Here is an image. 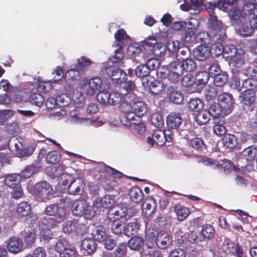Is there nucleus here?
Instances as JSON below:
<instances>
[{"label":"nucleus","mask_w":257,"mask_h":257,"mask_svg":"<svg viewBox=\"0 0 257 257\" xmlns=\"http://www.w3.org/2000/svg\"><path fill=\"white\" fill-rule=\"evenodd\" d=\"M222 251L229 256L246 257L243 247L238 242H235L228 238H225L221 245Z\"/></svg>","instance_id":"nucleus-1"},{"label":"nucleus","mask_w":257,"mask_h":257,"mask_svg":"<svg viewBox=\"0 0 257 257\" xmlns=\"http://www.w3.org/2000/svg\"><path fill=\"white\" fill-rule=\"evenodd\" d=\"M33 192L36 197L45 202L52 196L53 189L47 181H41L36 184Z\"/></svg>","instance_id":"nucleus-2"},{"label":"nucleus","mask_w":257,"mask_h":257,"mask_svg":"<svg viewBox=\"0 0 257 257\" xmlns=\"http://www.w3.org/2000/svg\"><path fill=\"white\" fill-rule=\"evenodd\" d=\"M55 251L59 254V257H75L76 251L71 247L70 244L64 239H59L55 246Z\"/></svg>","instance_id":"nucleus-3"},{"label":"nucleus","mask_w":257,"mask_h":257,"mask_svg":"<svg viewBox=\"0 0 257 257\" xmlns=\"http://www.w3.org/2000/svg\"><path fill=\"white\" fill-rule=\"evenodd\" d=\"M102 72L106 77L110 78L112 82L115 83H121L125 79V73L122 70L113 66L106 67L102 70Z\"/></svg>","instance_id":"nucleus-4"},{"label":"nucleus","mask_w":257,"mask_h":257,"mask_svg":"<svg viewBox=\"0 0 257 257\" xmlns=\"http://www.w3.org/2000/svg\"><path fill=\"white\" fill-rule=\"evenodd\" d=\"M47 215L53 216L57 222H62L64 220L66 215V209L60 206L58 204H50L47 206L45 210Z\"/></svg>","instance_id":"nucleus-5"},{"label":"nucleus","mask_w":257,"mask_h":257,"mask_svg":"<svg viewBox=\"0 0 257 257\" xmlns=\"http://www.w3.org/2000/svg\"><path fill=\"white\" fill-rule=\"evenodd\" d=\"M232 94L227 92H223L219 95L218 97V102L224 115H228L231 113L233 109V102Z\"/></svg>","instance_id":"nucleus-6"},{"label":"nucleus","mask_w":257,"mask_h":257,"mask_svg":"<svg viewBox=\"0 0 257 257\" xmlns=\"http://www.w3.org/2000/svg\"><path fill=\"white\" fill-rule=\"evenodd\" d=\"M107 215L108 218L110 222L118 221L122 218L126 219L131 216L127 213V208L125 205L119 204L110 211Z\"/></svg>","instance_id":"nucleus-7"},{"label":"nucleus","mask_w":257,"mask_h":257,"mask_svg":"<svg viewBox=\"0 0 257 257\" xmlns=\"http://www.w3.org/2000/svg\"><path fill=\"white\" fill-rule=\"evenodd\" d=\"M210 17L208 26L209 28L214 32L213 36L226 37L225 30L223 27L222 23L219 21L217 17L213 14H210Z\"/></svg>","instance_id":"nucleus-8"},{"label":"nucleus","mask_w":257,"mask_h":257,"mask_svg":"<svg viewBox=\"0 0 257 257\" xmlns=\"http://www.w3.org/2000/svg\"><path fill=\"white\" fill-rule=\"evenodd\" d=\"M178 63L173 62H171L168 65L170 70L168 71L167 77L168 79L172 83H177L181 79V76L183 74L182 69L178 67Z\"/></svg>","instance_id":"nucleus-9"},{"label":"nucleus","mask_w":257,"mask_h":257,"mask_svg":"<svg viewBox=\"0 0 257 257\" xmlns=\"http://www.w3.org/2000/svg\"><path fill=\"white\" fill-rule=\"evenodd\" d=\"M166 142V133L160 129L155 130L151 136H148L147 142L148 144L154 146L156 144L159 146H162Z\"/></svg>","instance_id":"nucleus-10"},{"label":"nucleus","mask_w":257,"mask_h":257,"mask_svg":"<svg viewBox=\"0 0 257 257\" xmlns=\"http://www.w3.org/2000/svg\"><path fill=\"white\" fill-rule=\"evenodd\" d=\"M7 247L13 253H18L24 249V243L22 239L17 236H11L8 240Z\"/></svg>","instance_id":"nucleus-11"},{"label":"nucleus","mask_w":257,"mask_h":257,"mask_svg":"<svg viewBox=\"0 0 257 257\" xmlns=\"http://www.w3.org/2000/svg\"><path fill=\"white\" fill-rule=\"evenodd\" d=\"M183 122V118L180 114L171 112L166 117L168 128L177 130Z\"/></svg>","instance_id":"nucleus-12"},{"label":"nucleus","mask_w":257,"mask_h":257,"mask_svg":"<svg viewBox=\"0 0 257 257\" xmlns=\"http://www.w3.org/2000/svg\"><path fill=\"white\" fill-rule=\"evenodd\" d=\"M256 95L254 91L243 90L238 96L240 102L243 106H251L254 103Z\"/></svg>","instance_id":"nucleus-13"},{"label":"nucleus","mask_w":257,"mask_h":257,"mask_svg":"<svg viewBox=\"0 0 257 257\" xmlns=\"http://www.w3.org/2000/svg\"><path fill=\"white\" fill-rule=\"evenodd\" d=\"M193 52L195 58L199 61H204L211 55L210 48L203 45L198 46Z\"/></svg>","instance_id":"nucleus-14"},{"label":"nucleus","mask_w":257,"mask_h":257,"mask_svg":"<svg viewBox=\"0 0 257 257\" xmlns=\"http://www.w3.org/2000/svg\"><path fill=\"white\" fill-rule=\"evenodd\" d=\"M85 186L83 180L80 178H77L73 181L70 180L68 186V191L70 194H80L81 190Z\"/></svg>","instance_id":"nucleus-15"},{"label":"nucleus","mask_w":257,"mask_h":257,"mask_svg":"<svg viewBox=\"0 0 257 257\" xmlns=\"http://www.w3.org/2000/svg\"><path fill=\"white\" fill-rule=\"evenodd\" d=\"M157 245L146 244L141 251L142 257H162L161 252L157 249Z\"/></svg>","instance_id":"nucleus-16"},{"label":"nucleus","mask_w":257,"mask_h":257,"mask_svg":"<svg viewBox=\"0 0 257 257\" xmlns=\"http://www.w3.org/2000/svg\"><path fill=\"white\" fill-rule=\"evenodd\" d=\"M175 62L178 63V66L180 67L182 71L191 72L195 70L197 67V63L196 60L194 58H188L185 60H183L181 62L178 61H174Z\"/></svg>","instance_id":"nucleus-17"},{"label":"nucleus","mask_w":257,"mask_h":257,"mask_svg":"<svg viewBox=\"0 0 257 257\" xmlns=\"http://www.w3.org/2000/svg\"><path fill=\"white\" fill-rule=\"evenodd\" d=\"M167 91L169 99L174 103L181 104L183 101V93L178 90L176 88L170 86L168 88Z\"/></svg>","instance_id":"nucleus-18"},{"label":"nucleus","mask_w":257,"mask_h":257,"mask_svg":"<svg viewBox=\"0 0 257 257\" xmlns=\"http://www.w3.org/2000/svg\"><path fill=\"white\" fill-rule=\"evenodd\" d=\"M256 7V0H248L243 5L241 15L243 18L251 17L254 14Z\"/></svg>","instance_id":"nucleus-19"},{"label":"nucleus","mask_w":257,"mask_h":257,"mask_svg":"<svg viewBox=\"0 0 257 257\" xmlns=\"http://www.w3.org/2000/svg\"><path fill=\"white\" fill-rule=\"evenodd\" d=\"M114 203V199L111 196L106 195L101 198H96L94 203V205L97 208H107L112 205Z\"/></svg>","instance_id":"nucleus-20"},{"label":"nucleus","mask_w":257,"mask_h":257,"mask_svg":"<svg viewBox=\"0 0 257 257\" xmlns=\"http://www.w3.org/2000/svg\"><path fill=\"white\" fill-rule=\"evenodd\" d=\"M172 242V237L166 232H160L158 233L157 247L161 249H166L171 245Z\"/></svg>","instance_id":"nucleus-21"},{"label":"nucleus","mask_w":257,"mask_h":257,"mask_svg":"<svg viewBox=\"0 0 257 257\" xmlns=\"http://www.w3.org/2000/svg\"><path fill=\"white\" fill-rule=\"evenodd\" d=\"M225 37H218L217 35L213 36V42L211 45V48L214 51L215 55H219L225 52V48H223L222 42Z\"/></svg>","instance_id":"nucleus-22"},{"label":"nucleus","mask_w":257,"mask_h":257,"mask_svg":"<svg viewBox=\"0 0 257 257\" xmlns=\"http://www.w3.org/2000/svg\"><path fill=\"white\" fill-rule=\"evenodd\" d=\"M141 225L137 219H133L132 221L128 222L125 226L124 234L127 236H131L136 234L140 229Z\"/></svg>","instance_id":"nucleus-23"},{"label":"nucleus","mask_w":257,"mask_h":257,"mask_svg":"<svg viewBox=\"0 0 257 257\" xmlns=\"http://www.w3.org/2000/svg\"><path fill=\"white\" fill-rule=\"evenodd\" d=\"M92 235L95 240L102 242L105 238L107 237L105 227L102 225H97L93 229Z\"/></svg>","instance_id":"nucleus-24"},{"label":"nucleus","mask_w":257,"mask_h":257,"mask_svg":"<svg viewBox=\"0 0 257 257\" xmlns=\"http://www.w3.org/2000/svg\"><path fill=\"white\" fill-rule=\"evenodd\" d=\"M188 143L190 147L197 152H200L206 149V145L201 138H192L188 141Z\"/></svg>","instance_id":"nucleus-25"},{"label":"nucleus","mask_w":257,"mask_h":257,"mask_svg":"<svg viewBox=\"0 0 257 257\" xmlns=\"http://www.w3.org/2000/svg\"><path fill=\"white\" fill-rule=\"evenodd\" d=\"M21 176L19 174L8 175L5 178V184L10 187H15L20 184Z\"/></svg>","instance_id":"nucleus-26"},{"label":"nucleus","mask_w":257,"mask_h":257,"mask_svg":"<svg viewBox=\"0 0 257 257\" xmlns=\"http://www.w3.org/2000/svg\"><path fill=\"white\" fill-rule=\"evenodd\" d=\"M85 206H86L85 201L83 200L74 201L72 205V211L73 214L76 216H81L84 212Z\"/></svg>","instance_id":"nucleus-27"},{"label":"nucleus","mask_w":257,"mask_h":257,"mask_svg":"<svg viewBox=\"0 0 257 257\" xmlns=\"http://www.w3.org/2000/svg\"><path fill=\"white\" fill-rule=\"evenodd\" d=\"M46 154V149L44 148L41 149L39 151L37 159L30 165L37 173L39 172L42 169L43 165L42 160L45 157Z\"/></svg>","instance_id":"nucleus-28"},{"label":"nucleus","mask_w":257,"mask_h":257,"mask_svg":"<svg viewBox=\"0 0 257 257\" xmlns=\"http://www.w3.org/2000/svg\"><path fill=\"white\" fill-rule=\"evenodd\" d=\"M181 40L184 43H192L196 41V35L195 28H188L181 35Z\"/></svg>","instance_id":"nucleus-29"},{"label":"nucleus","mask_w":257,"mask_h":257,"mask_svg":"<svg viewBox=\"0 0 257 257\" xmlns=\"http://www.w3.org/2000/svg\"><path fill=\"white\" fill-rule=\"evenodd\" d=\"M144 243V240L141 237L134 236L128 240L127 245L132 250H140Z\"/></svg>","instance_id":"nucleus-30"},{"label":"nucleus","mask_w":257,"mask_h":257,"mask_svg":"<svg viewBox=\"0 0 257 257\" xmlns=\"http://www.w3.org/2000/svg\"><path fill=\"white\" fill-rule=\"evenodd\" d=\"M129 196L131 200L135 203L142 201L144 197L143 191L138 187H133L130 190Z\"/></svg>","instance_id":"nucleus-31"},{"label":"nucleus","mask_w":257,"mask_h":257,"mask_svg":"<svg viewBox=\"0 0 257 257\" xmlns=\"http://www.w3.org/2000/svg\"><path fill=\"white\" fill-rule=\"evenodd\" d=\"M174 211L176 214L178 220H184L189 215L190 211L188 208L180 204H176L174 207Z\"/></svg>","instance_id":"nucleus-32"},{"label":"nucleus","mask_w":257,"mask_h":257,"mask_svg":"<svg viewBox=\"0 0 257 257\" xmlns=\"http://www.w3.org/2000/svg\"><path fill=\"white\" fill-rule=\"evenodd\" d=\"M257 155V149L252 146H249L243 150L241 155L243 159L247 162L253 161Z\"/></svg>","instance_id":"nucleus-33"},{"label":"nucleus","mask_w":257,"mask_h":257,"mask_svg":"<svg viewBox=\"0 0 257 257\" xmlns=\"http://www.w3.org/2000/svg\"><path fill=\"white\" fill-rule=\"evenodd\" d=\"M114 38L118 43V46L120 48H123L124 47V44L123 41L129 39L130 37L124 29H119L114 34Z\"/></svg>","instance_id":"nucleus-34"},{"label":"nucleus","mask_w":257,"mask_h":257,"mask_svg":"<svg viewBox=\"0 0 257 257\" xmlns=\"http://www.w3.org/2000/svg\"><path fill=\"white\" fill-rule=\"evenodd\" d=\"M96 243L95 240L90 238L84 239L81 243V247L88 254L92 253L96 249Z\"/></svg>","instance_id":"nucleus-35"},{"label":"nucleus","mask_w":257,"mask_h":257,"mask_svg":"<svg viewBox=\"0 0 257 257\" xmlns=\"http://www.w3.org/2000/svg\"><path fill=\"white\" fill-rule=\"evenodd\" d=\"M133 110L136 115L141 117L144 115L147 111L146 104L140 101H137L133 104Z\"/></svg>","instance_id":"nucleus-36"},{"label":"nucleus","mask_w":257,"mask_h":257,"mask_svg":"<svg viewBox=\"0 0 257 257\" xmlns=\"http://www.w3.org/2000/svg\"><path fill=\"white\" fill-rule=\"evenodd\" d=\"M203 107L204 102L199 98H191L188 101V107L191 111L198 112L202 110Z\"/></svg>","instance_id":"nucleus-37"},{"label":"nucleus","mask_w":257,"mask_h":257,"mask_svg":"<svg viewBox=\"0 0 257 257\" xmlns=\"http://www.w3.org/2000/svg\"><path fill=\"white\" fill-rule=\"evenodd\" d=\"M224 145L229 149H233L238 144L237 138L234 135L226 134L222 139Z\"/></svg>","instance_id":"nucleus-38"},{"label":"nucleus","mask_w":257,"mask_h":257,"mask_svg":"<svg viewBox=\"0 0 257 257\" xmlns=\"http://www.w3.org/2000/svg\"><path fill=\"white\" fill-rule=\"evenodd\" d=\"M222 109L218 102L217 103L213 102L210 105L208 111L212 117L219 118L220 116L225 115H224V112L222 111Z\"/></svg>","instance_id":"nucleus-39"},{"label":"nucleus","mask_w":257,"mask_h":257,"mask_svg":"<svg viewBox=\"0 0 257 257\" xmlns=\"http://www.w3.org/2000/svg\"><path fill=\"white\" fill-rule=\"evenodd\" d=\"M201 67L208 72L209 76L213 77L220 72V68L218 64L215 63L203 64Z\"/></svg>","instance_id":"nucleus-40"},{"label":"nucleus","mask_w":257,"mask_h":257,"mask_svg":"<svg viewBox=\"0 0 257 257\" xmlns=\"http://www.w3.org/2000/svg\"><path fill=\"white\" fill-rule=\"evenodd\" d=\"M210 114L208 111L201 110L197 112L195 120L198 124L202 125L208 122L210 119Z\"/></svg>","instance_id":"nucleus-41"},{"label":"nucleus","mask_w":257,"mask_h":257,"mask_svg":"<svg viewBox=\"0 0 257 257\" xmlns=\"http://www.w3.org/2000/svg\"><path fill=\"white\" fill-rule=\"evenodd\" d=\"M165 87L164 84L160 81L154 80L152 81L149 85L150 92L154 94L158 95L160 94Z\"/></svg>","instance_id":"nucleus-42"},{"label":"nucleus","mask_w":257,"mask_h":257,"mask_svg":"<svg viewBox=\"0 0 257 257\" xmlns=\"http://www.w3.org/2000/svg\"><path fill=\"white\" fill-rule=\"evenodd\" d=\"M31 211L30 205L26 201L20 203L17 208L18 213L22 216H27L30 214Z\"/></svg>","instance_id":"nucleus-43"},{"label":"nucleus","mask_w":257,"mask_h":257,"mask_svg":"<svg viewBox=\"0 0 257 257\" xmlns=\"http://www.w3.org/2000/svg\"><path fill=\"white\" fill-rule=\"evenodd\" d=\"M191 50L187 47H180L176 54L175 61L181 62L183 60L189 58L191 56Z\"/></svg>","instance_id":"nucleus-44"},{"label":"nucleus","mask_w":257,"mask_h":257,"mask_svg":"<svg viewBox=\"0 0 257 257\" xmlns=\"http://www.w3.org/2000/svg\"><path fill=\"white\" fill-rule=\"evenodd\" d=\"M242 87L245 90L254 91L257 88V79L251 77L245 79L242 83Z\"/></svg>","instance_id":"nucleus-45"},{"label":"nucleus","mask_w":257,"mask_h":257,"mask_svg":"<svg viewBox=\"0 0 257 257\" xmlns=\"http://www.w3.org/2000/svg\"><path fill=\"white\" fill-rule=\"evenodd\" d=\"M228 75L225 72L219 73L213 76V83L217 86H221L224 85L228 81Z\"/></svg>","instance_id":"nucleus-46"},{"label":"nucleus","mask_w":257,"mask_h":257,"mask_svg":"<svg viewBox=\"0 0 257 257\" xmlns=\"http://www.w3.org/2000/svg\"><path fill=\"white\" fill-rule=\"evenodd\" d=\"M125 230V226L123 225L121 221L111 222V230L113 234L115 235L124 234Z\"/></svg>","instance_id":"nucleus-47"},{"label":"nucleus","mask_w":257,"mask_h":257,"mask_svg":"<svg viewBox=\"0 0 257 257\" xmlns=\"http://www.w3.org/2000/svg\"><path fill=\"white\" fill-rule=\"evenodd\" d=\"M29 101L33 105L41 106L44 102V98L40 93H34L30 95L29 98Z\"/></svg>","instance_id":"nucleus-48"},{"label":"nucleus","mask_w":257,"mask_h":257,"mask_svg":"<svg viewBox=\"0 0 257 257\" xmlns=\"http://www.w3.org/2000/svg\"><path fill=\"white\" fill-rule=\"evenodd\" d=\"M136 75L140 78L147 77L149 75V68L146 64H140L135 69Z\"/></svg>","instance_id":"nucleus-49"},{"label":"nucleus","mask_w":257,"mask_h":257,"mask_svg":"<svg viewBox=\"0 0 257 257\" xmlns=\"http://www.w3.org/2000/svg\"><path fill=\"white\" fill-rule=\"evenodd\" d=\"M36 238V233L34 229H32L26 233L24 240L28 247H30L35 243Z\"/></svg>","instance_id":"nucleus-50"},{"label":"nucleus","mask_w":257,"mask_h":257,"mask_svg":"<svg viewBox=\"0 0 257 257\" xmlns=\"http://www.w3.org/2000/svg\"><path fill=\"white\" fill-rule=\"evenodd\" d=\"M209 74L205 69L199 72L195 75V80L199 84H206L209 79Z\"/></svg>","instance_id":"nucleus-51"},{"label":"nucleus","mask_w":257,"mask_h":257,"mask_svg":"<svg viewBox=\"0 0 257 257\" xmlns=\"http://www.w3.org/2000/svg\"><path fill=\"white\" fill-rule=\"evenodd\" d=\"M198 38L201 45L204 46L210 45L213 42V36L211 37L209 33L206 31L201 32L198 34Z\"/></svg>","instance_id":"nucleus-52"},{"label":"nucleus","mask_w":257,"mask_h":257,"mask_svg":"<svg viewBox=\"0 0 257 257\" xmlns=\"http://www.w3.org/2000/svg\"><path fill=\"white\" fill-rule=\"evenodd\" d=\"M215 230L210 224L203 225L202 227L201 233L202 236L208 239L212 238L214 234Z\"/></svg>","instance_id":"nucleus-53"},{"label":"nucleus","mask_w":257,"mask_h":257,"mask_svg":"<svg viewBox=\"0 0 257 257\" xmlns=\"http://www.w3.org/2000/svg\"><path fill=\"white\" fill-rule=\"evenodd\" d=\"M152 124L157 128H161L164 125V119L162 116L158 113H154L151 117Z\"/></svg>","instance_id":"nucleus-54"},{"label":"nucleus","mask_w":257,"mask_h":257,"mask_svg":"<svg viewBox=\"0 0 257 257\" xmlns=\"http://www.w3.org/2000/svg\"><path fill=\"white\" fill-rule=\"evenodd\" d=\"M76 225L77 220H67L63 224V231L68 233L74 232Z\"/></svg>","instance_id":"nucleus-55"},{"label":"nucleus","mask_w":257,"mask_h":257,"mask_svg":"<svg viewBox=\"0 0 257 257\" xmlns=\"http://www.w3.org/2000/svg\"><path fill=\"white\" fill-rule=\"evenodd\" d=\"M78 63L75 66V68L79 70H83L86 67L90 65L92 62L87 57L82 56L80 58L78 59Z\"/></svg>","instance_id":"nucleus-56"},{"label":"nucleus","mask_w":257,"mask_h":257,"mask_svg":"<svg viewBox=\"0 0 257 257\" xmlns=\"http://www.w3.org/2000/svg\"><path fill=\"white\" fill-rule=\"evenodd\" d=\"M146 244H152L157 246L158 239V233L156 235L155 232L153 231H147L146 233Z\"/></svg>","instance_id":"nucleus-57"},{"label":"nucleus","mask_w":257,"mask_h":257,"mask_svg":"<svg viewBox=\"0 0 257 257\" xmlns=\"http://www.w3.org/2000/svg\"><path fill=\"white\" fill-rule=\"evenodd\" d=\"M87 223H80L77 220V225L75 226V232L78 235H83L88 231Z\"/></svg>","instance_id":"nucleus-58"},{"label":"nucleus","mask_w":257,"mask_h":257,"mask_svg":"<svg viewBox=\"0 0 257 257\" xmlns=\"http://www.w3.org/2000/svg\"><path fill=\"white\" fill-rule=\"evenodd\" d=\"M117 183L114 180H108L105 179L104 181H102L101 185L103 188L108 192L113 191L114 188L117 186Z\"/></svg>","instance_id":"nucleus-59"},{"label":"nucleus","mask_w":257,"mask_h":257,"mask_svg":"<svg viewBox=\"0 0 257 257\" xmlns=\"http://www.w3.org/2000/svg\"><path fill=\"white\" fill-rule=\"evenodd\" d=\"M142 52V49L134 45H130L127 48V53L133 58L137 60L136 58L141 57L140 54Z\"/></svg>","instance_id":"nucleus-60"},{"label":"nucleus","mask_w":257,"mask_h":257,"mask_svg":"<svg viewBox=\"0 0 257 257\" xmlns=\"http://www.w3.org/2000/svg\"><path fill=\"white\" fill-rule=\"evenodd\" d=\"M40 223L43 229H50L54 227L55 223L53 218L50 217H44L41 219Z\"/></svg>","instance_id":"nucleus-61"},{"label":"nucleus","mask_w":257,"mask_h":257,"mask_svg":"<svg viewBox=\"0 0 257 257\" xmlns=\"http://www.w3.org/2000/svg\"><path fill=\"white\" fill-rule=\"evenodd\" d=\"M103 171L111 175L113 178L119 179L121 178L123 175L121 172L106 165H105Z\"/></svg>","instance_id":"nucleus-62"},{"label":"nucleus","mask_w":257,"mask_h":257,"mask_svg":"<svg viewBox=\"0 0 257 257\" xmlns=\"http://www.w3.org/2000/svg\"><path fill=\"white\" fill-rule=\"evenodd\" d=\"M45 158L48 164H55L60 160V158L55 151L47 153Z\"/></svg>","instance_id":"nucleus-63"},{"label":"nucleus","mask_w":257,"mask_h":257,"mask_svg":"<svg viewBox=\"0 0 257 257\" xmlns=\"http://www.w3.org/2000/svg\"><path fill=\"white\" fill-rule=\"evenodd\" d=\"M96 98L100 103L106 104L110 102V93L107 91H100Z\"/></svg>","instance_id":"nucleus-64"}]
</instances>
